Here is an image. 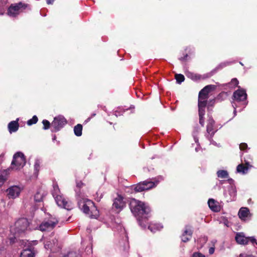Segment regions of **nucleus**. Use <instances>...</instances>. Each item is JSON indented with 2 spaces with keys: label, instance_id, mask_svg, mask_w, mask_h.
I'll return each instance as SVG.
<instances>
[{
  "label": "nucleus",
  "instance_id": "1",
  "mask_svg": "<svg viewBox=\"0 0 257 257\" xmlns=\"http://www.w3.org/2000/svg\"><path fill=\"white\" fill-rule=\"evenodd\" d=\"M130 208L134 215L137 218L140 225L144 226L143 221L149 217L151 212L150 207L144 202L135 198H131L129 203Z\"/></svg>",
  "mask_w": 257,
  "mask_h": 257
},
{
  "label": "nucleus",
  "instance_id": "2",
  "mask_svg": "<svg viewBox=\"0 0 257 257\" xmlns=\"http://www.w3.org/2000/svg\"><path fill=\"white\" fill-rule=\"evenodd\" d=\"M76 196L78 206L84 213L89 214L90 211H94L95 212L94 216H97L98 215V211L91 200L85 198L83 196L78 194L77 191H76Z\"/></svg>",
  "mask_w": 257,
  "mask_h": 257
},
{
  "label": "nucleus",
  "instance_id": "3",
  "mask_svg": "<svg viewBox=\"0 0 257 257\" xmlns=\"http://www.w3.org/2000/svg\"><path fill=\"white\" fill-rule=\"evenodd\" d=\"M29 222L27 219L22 218L18 219L13 227H11V231L14 232L15 235H19L28 230Z\"/></svg>",
  "mask_w": 257,
  "mask_h": 257
},
{
  "label": "nucleus",
  "instance_id": "4",
  "mask_svg": "<svg viewBox=\"0 0 257 257\" xmlns=\"http://www.w3.org/2000/svg\"><path fill=\"white\" fill-rule=\"evenodd\" d=\"M214 85H208L204 87L199 93L198 105L206 106L208 94L212 90L215 89Z\"/></svg>",
  "mask_w": 257,
  "mask_h": 257
},
{
  "label": "nucleus",
  "instance_id": "5",
  "mask_svg": "<svg viewBox=\"0 0 257 257\" xmlns=\"http://www.w3.org/2000/svg\"><path fill=\"white\" fill-rule=\"evenodd\" d=\"M156 186L155 182L150 181H144L131 187V193H137L148 190Z\"/></svg>",
  "mask_w": 257,
  "mask_h": 257
},
{
  "label": "nucleus",
  "instance_id": "6",
  "mask_svg": "<svg viewBox=\"0 0 257 257\" xmlns=\"http://www.w3.org/2000/svg\"><path fill=\"white\" fill-rule=\"evenodd\" d=\"M26 158L24 154L18 152L13 156L11 163V168L15 170H19L22 168L26 164Z\"/></svg>",
  "mask_w": 257,
  "mask_h": 257
},
{
  "label": "nucleus",
  "instance_id": "7",
  "mask_svg": "<svg viewBox=\"0 0 257 257\" xmlns=\"http://www.w3.org/2000/svg\"><path fill=\"white\" fill-rule=\"evenodd\" d=\"M28 5L20 2L12 4L8 10V15L10 17H16L26 9Z\"/></svg>",
  "mask_w": 257,
  "mask_h": 257
},
{
  "label": "nucleus",
  "instance_id": "8",
  "mask_svg": "<svg viewBox=\"0 0 257 257\" xmlns=\"http://www.w3.org/2000/svg\"><path fill=\"white\" fill-rule=\"evenodd\" d=\"M58 223L57 218L51 216L48 219H45L39 225V229L42 231L53 229Z\"/></svg>",
  "mask_w": 257,
  "mask_h": 257
},
{
  "label": "nucleus",
  "instance_id": "9",
  "mask_svg": "<svg viewBox=\"0 0 257 257\" xmlns=\"http://www.w3.org/2000/svg\"><path fill=\"white\" fill-rule=\"evenodd\" d=\"M67 123V121L63 116L60 115L56 116L51 124L52 132L60 131Z\"/></svg>",
  "mask_w": 257,
  "mask_h": 257
},
{
  "label": "nucleus",
  "instance_id": "10",
  "mask_svg": "<svg viewBox=\"0 0 257 257\" xmlns=\"http://www.w3.org/2000/svg\"><path fill=\"white\" fill-rule=\"evenodd\" d=\"M22 190V188L18 186H12L6 190L7 196L9 199H15L18 197Z\"/></svg>",
  "mask_w": 257,
  "mask_h": 257
},
{
  "label": "nucleus",
  "instance_id": "11",
  "mask_svg": "<svg viewBox=\"0 0 257 257\" xmlns=\"http://www.w3.org/2000/svg\"><path fill=\"white\" fill-rule=\"evenodd\" d=\"M214 124V121L212 118H209L208 120L207 125V133L206 137L208 140L210 142V143L215 144V142L212 140V137L215 134V131L213 130V126Z\"/></svg>",
  "mask_w": 257,
  "mask_h": 257
},
{
  "label": "nucleus",
  "instance_id": "12",
  "mask_svg": "<svg viewBox=\"0 0 257 257\" xmlns=\"http://www.w3.org/2000/svg\"><path fill=\"white\" fill-rule=\"evenodd\" d=\"M125 206V203L123 200V198L118 195L114 199L112 204L113 208L115 209L117 212H120Z\"/></svg>",
  "mask_w": 257,
  "mask_h": 257
},
{
  "label": "nucleus",
  "instance_id": "13",
  "mask_svg": "<svg viewBox=\"0 0 257 257\" xmlns=\"http://www.w3.org/2000/svg\"><path fill=\"white\" fill-rule=\"evenodd\" d=\"M55 201L57 205L67 210H70L71 208V205L70 203L67 202L64 197L62 195L57 196L55 197Z\"/></svg>",
  "mask_w": 257,
  "mask_h": 257
},
{
  "label": "nucleus",
  "instance_id": "14",
  "mask_svg": "<svg viewBox=\"0 0 257 257\" xmlns=\"http://www.w3.org/2000/svg\"><path fill=\"white\" fill-rule=\"evenodd\" d=\"M233 97L236 101H243L246 99L247 94L244 89H238L233 93Z\"/></svg>",
  "mask_w": 257,
  "mask_h": 257
},
{
  "label": "nucleus",
  "instance_id": "15",
  "mask_svg": "<svg viewBox=\"0 0 257 257\" xmlns=\"http://www.w3.org/2000/svg\"><path fill=\"white\" fill-rule=\"evenodd\" d=\"M251 237H245L244 233L242 232H238L235 235V240L237 243L241 245H245L250 241V238Z\"/></svg>",
  "mask_w": 257,
  "mask_h": 257
},
{
  "label": "nucleus",
  "instance_id": "16",
  "mask_svg": "<svg viewBox=\"0 0 257 257\" xmlns=\"http://www.w3.org/2000/svg\"><path fill=\"white\" fill-rule=\"evenodd\" d=\"M192 233L191 226H186L185 230L181 236L182 241L185 242L189 240L192 237Z\"/></svg>",
  "mask_w": 257,
  "mask_h": 257
},
{
  "label": "nucleus",
  "instance_id": "17",
  "mask_svg": "<svg viewBox=\"0 0 257 257\" xmlns=\"http://www.w3.org/2000/svg\"><path fill=\"white\" fill-rule=\"evenodd\" d=\"M244 161V164L242 163L237 166L236 171L237 173H242V174H246L248 170L252 167L249 162Z\"/></svg>",
  "mask_w": 257,
  "mask_h": 257
},
{
  "label": "nucleus",
  "instance_id": "18",
  "mask_svg": "<svg viewBox=\"0 0 257 257\" xmlns=\"http://www.w3.org/2000/svg\"><path fill=\"white\" fill-rule=\"evenodd\" d=\"M58 244V240L55 238H52L51 240H46L44 242L45 248L47 249H52Z\"/></svg>",
  "mask_w": 257,
  "mask_h": 257
},
{
  "label": "nucleus",
  "instance_id": "19",
  "mask_svg": "<svg viewBox=\"0 0 257 257\" xmlns=\"http://www.w3.org/2000/svg\"><path fill=\"white\" fill-rule=\"evenodd\" d=\"M198 106V113L199 116V123L202 126L204 125V116L205 113V107L206 106Z\"/></svg>",
  "mask_w": 257,
  "mask_h": 257
},
{
  "label": "nucleus",
  "instance_id": "20",
  "mask_svg": "<svg viewBox=\"0 0 257 257\" xmlns=\"http://www.w3.org/2000/svg\"><path fill=\"white\" fill-rule=\"evenodd\" d=\"M18 119L17 120L11 121L8 124V129L9 132L12 134V133L16 132L19 128V125L18 123Z\"/></svg>",
  "mask_w": 257,
  "mask_h": 257
},
{
  "label": "nucleus",
  "instance_id": "21",
  "mask_svg": "<svg viewBox=\"0 0 257 257\" xmlns=\"http://www.w3.org/2000/svg\"><path fill=\"white\" fill-rule=\"evenodd\" d=\"M249 214V210L246 207H242L240 209L238 215L242 220H245Z\"/></svg>",
  "mask_w": 257,
  "mask_h": 257
},
{
  "label": "nucleus",
  "instance_id": "22",
  "mask_svg": "<svg viewBox=\"0 0 257 257\" xmlns=\"http://www.w3.org/2000/svg\"><path fill=\"white\" fill-rule=\"evenodd\" d=\"M209 208L213 211L218 212L220 210V207L217 205L216 202L213 199H209L208 201Z\"/></svg>",
  "mask_w": 257,
  "mask_h": 257
},
{
  "label": "nucleus",
  "instance_id": "23",
  "mask_svg": "<svg viewBox=\"0 0 257 257\" xmlns=\"http://www.w3.org/2000/svg\"><path fill=\"white\" fill-rule=\"evenodd\" d=\"M163 228V226L159 223H151L149 226L148 229L150 230L151 232H155L158 230H161Z\"/></svg>",
  "mask_w": 257,
  "mask_h": 257
},
{
  "label": "nucleus",
  "instance_id": "24",
  "mask_svg": "<svg viewBox=\"0 0 257 257\" xmlns=\"http://www.w3.org/2000/svg\"><path fill=\"white\" fill-rule=\"evenodd\" d=\"M186 76L188 78H189L193 80H198L201 79V75H200L199 74H195V73H194L192 72H188L186 73Z\"/></svg>",
  "mask_w": 257,
  "mask_h": 257
},
{
  "label": "nucleus",
  "instance_id": "25",
  "mask_svg": "<svg viewBox=\"0 0 257 257\" xmlns=\"http://www.w3.org/2000/svg\"><path fill=\"white\" fill-rule=\"evenodd\" d=\"M82 125L80 124H78L74 127V132L75 135L77 137H80L82 135Z\"/></svg>",
  "mask_w": 257,
  "mask_h": 257
},
{
  "label": "nucleus",
  "instance_id": "26",
  "mask_svg": "<svg viewBox=\"0 0 257 257\" xmlns=\"http://www.w3.org/2000/svg\"><path fill=\"white\" fill-rule=\"evenodd\" d=\"M21 257H34V253L30 249H24L21 253Z\"/></svg>",
  "mask_w": 257,
  "mask_h": 257
},
{
  "label": "nucleus",
  "instance_id": "27",
  "mask_svg": "<svg viewBox=\"0 0 257 257\" xmlns=\"http://www.w3.org/2000/svg\"><path fill=\"white\" fill-rule=\"evenodd\" d=\"M52 194L54 197L61 195L60 189L57 183L53 184V189L52 191Z\"/></svg>",
  "mask_w": 257,
  "mask_h": 257
},
{
  "label": "nucleus",
  "instance_id": "28",
  "mask_svg": "<svg viewBox=\"0 0 257 257\" xmlns=\"http://www.w3.org/2000/svg\"><path fill=\"white\" fill-rule=\"evenodd\" d=\"M217 175L218 177L225 179L228 178V172L225 170H219L217 172Z\"/></svg>",
  "mask_w": 257,
  "mask_h": 257
},
{
  "label": "nucleus",
  "instance_id": "29",
  "mask_svg": "<svg viewBox=\"0 0 257 257\" xmlns=\"http://www.w3.org/2000/svg\"><path fill=\"white\" fill-rule=\"evenodd\" d=\"M7 180V172L6 171L0 172V187L3 185Z\"/></svg>",
  "mask_w": 257,
  "mask_h": 257
},
{
  "label": "nucleus",
  "instance_id": "30",
  "mask_svg": "<svg viewBox=\"0 0 257 257\" xmlns=\"http://www.w3.org/2000/svg\"><path fill=\"white\" fill-rule=\"evenodd\" d=\"M63 257H81V255L79 252L75 251H71L67 252Z\"/></svg>",
  "mask_w": 257,
  "mask_h": 257
},
{
  "label": "nucleus",
  "instance_id": "31",
  "mask_svg": "<svg viewBox=\"0 0 257 257\" xmlns=\"http://www.w3.org/2000/svg\"><path fill=\"white\" fill-rule=\"evenodd\" d=\"M175 79L178 83H181L185 80V77L183 75L181 74H177L175 75Z\"/></svg>",
  "mask_w": 257,
  "mask_h": 257
},
{
  "label": "nucleus",
  "instance_id": "32",
  "mask_svg": "<svg viewBox=\"0 0 257 257\" xmlns=\"http://www.w3.org/2000/svg\"><path fill=\"white\" fill-rule=\"evenodd\" d=\"M38 117L36 115H34L33 116V117L29 119L28 121H27V124L28 125H32L33 124H35L36 123L37 121H38Z\"/></svg>",
  "mask_w": 257,
  "mask_h": 257
},
{
  "label": "nucleus",
  "instance_id": "33",
  "mask_svg": "<svg viewBox=\"0 0 257 257\" xmlns=\"http://www.w3.org/2000/svg\"><path fill=\"white\" fill-rule=\"evenodd\" d=\"M84 185V184L83 183H82L81 181L76 182V188H76L75 191L76 192V191H77L78 192V194H79L80 195H81L80 190H78V189H80Z\"/></svg>",
  "mask_w": 257,
  "mask_h": 257
},
{
  "label": "nucleus",
  "instance_id": "34",
  "mask_svg": "<svg viewBox=\"0 0 257 257\" xmlns=\"http://www.w3.org/2000/svg\"><path fill=\"white\" fill-rule=\"evenodd\" d=\"M207 241V237L206 236H203L198 239L197 240L198 242H200L201 244L200 247H201Z\"/></svg>",
  "mask_w": 257,
  "mask_h": 257
},
{
  "label": "nucleus",
  "instance_id": "35",
  "mask_svg": "<svg viewBox=\"0 0 257 257\" xmlns=\"http://www.w3.org/2000/svg\"><path fill=\"white\" fill-rule=\"evenodd\" d=\"M35 200L36 202H40L42 201L43 196L39 192H37L34 196Z\"/></svg>",
  "mask_w": 257,
  "mask_h": 257
},
{
  "label": "nucleus",
  "instance_id": "36",
  "mask_svg": "<svg viewBox=\"0 0 257 257\" xmlns=\"http://www.w3.org/2000/svg\"><path fill=\"white\" fill-rule=\"evenodd\" d=\"M42 123L44 125L43 128L44 130H48L50 127V123L48 120L44 119L43 120Z\"/></svg>",
  "mask_w": 257,
  "mask_h": 257
},
{
  "label": "nucleus",
  "instance_id": "37",
  "mask_svg": "<svg viewBox=\"0 0 257 257\" xmlns=\"http://www.w3.org/2000/svg\"><path fill=\"white\" fill-rule=\"evenodd\" d=\"M213 73L212 72L204 74V75H201V79H205L209 78L211 76H212L213 75Z\"/></svg>",
  "mask_w": 257,
  "mask_h": 257
},
{
  "label": "nucleus",
  "instance_id": "38",
  "mask_svg": "<svg viewBox=\"0 0 257 257\" xmlns=\"http://www.w3.org/2000/svg\"><path fill=\"white\" fill-rule=\"evenodd\" d=\"M40 163L39 160H36L35 162L34 168L36 171H38L40 168Z\"/></svg>",
  "mask_w": 257,
  "mask_h": 257
},
{
  "label": "nucleus",
  "instance_id": "39",
  "mask_svg": "<svg viewBox=\"0 0 257 257\" xmlns=\"http://www.w3.org/2000/svg\"><path fill=\"white\" fill-rule=\"evenodd\" d=\"M229 63L228 62H224L220 63L217 67V68H222L228 65H229Z\"/></svg>",
  "mask_w": 257,
  "mask_h": 257
},
{
  "label": "nucleus",
  "instance_id": "40",
  "mask_svg": "<svg viewBox=\"0 0 257 257\" xmlns=\"http://www.w3.org/2000/svg\"><path fill=\"white\" fill-rule=\"evenodd\" d=\"M232 195L231 196L230 198L227 199L228 201H231L233 200L234 199V198H235V191L233 189H232Z\"/></svg>",
  "mask_w": 257,
  "mask_h": 257
},
{
  "label": "nucleus",
  "instance_id": "41",
  "mask_svg": "<svg viewBox=\"0 0 257 257\" xmlns=\"http://www.w3.org/2000/svg\"><path fill=\"white\" fill-rule=\"evenodd\" d=\"M247 145L245 143H241L239 145V148H240V150H245V149H247Z\"/></svg>",
  "mask_w": 257,
  "mask_h": 257
},
{
  "label": "nucleus",
  "instance_id": "42",
  "mask_svg": "<svg viewBox=\"0 0 257 257\" xmlns=\"http://www.w3.org/2000/svg\"><path fill=\"white\" fill-rule=\"evenodd\" d=\"M192 257H205V255L200 252H194Z\"/></svg>",
  "mask_w": 257,
  "mask_h": 257
},
{
  "label": "nucleus",
  "instance_id": "43",
  "mask_svg": "<svg viewBox=\"0 0 257 257\" xmlns=\"http://www.w3.org/2000/svg\"><path fill=\"white\" fill-rule=\"evenodd\" d=\"M230 83L233 84L234 86H236L238 84V81L236 78H233L231 80Z\"/></svg>",
  "mask_w": 257,
  "mask_h": 257
},
{
  "label": "nucleus",
  "instance_id": "44",
  "mask_svg": "<svg viewBox=\"0 0 257 257\" xmlns=\"http://www.w3.org/2000/svg\"><path fill=\"white\" fill-rule=\"evenodd\" d=\"M86 249L87 250L86 251H87V254H90V253H92V247L90 246V247H87L86 248Z\"/></svg>",
  "mask_w": 257,
  "mask_h": 257
},
{
  "label": "nucleus",
  "instance_id": "45",
  "mask_svg": "<svg viewBox=\"0 0 257 257\" xmlns=\"http://www.w3.org/2000/svg\"><path fill=\"white\" fill-rule=\"evenodd\" d=\"M214 252V247H210L209 249V252L210 254H213Z\"/></svg>",
  "mask_w": 257,
  "mask_h": 257
},
{
  "label": "nucleus",
  "instance_id": "46",
  "mask_svg": "<svg viewBox=\"0 0 257 257\" xmlns=\"http://www.w3.org/2000/svg\"><path fill=\"white\" fill-rule=\"evenodd\" d=\"M239 257H252V255H245V254H240L239 255Z\"/></svg>",
  "mask_w": 257,
  "mask_h": 257
},
{
  "label": "nucleus",
  "instance_id": "47",
  "mask_svg": "<svg viewBox=\"0 0 257 257\" xmlns=\"http://www.w3.org/2000/svg\"><path fill=\"white\" fill-rule=\"evenodd\" d=\"M54 2V0H47V3L48 5L52 4Z\"/></svg>",
  "mask_w": 257,
  "mask_h": 257
},
{
  "label": "nucleus",
  "instance_id": "48",
  "mask_svg": "<svg viewBox=\"0 0 257 257\" xmlns=\"http://www.w3.org/2000/svg\"><path fill=\"white\" fill-rule=\"evenodd\" d=\"M187 56H188V55L186 54L184 57L180 58V60H184L186 59V58H187Z\"/></svg>",
  "mask_w": 257,
  "mask_h": 257
},
{
  "label": "nucleus",
  "instance_id": "49",
  "mask_svg": "<svg viewBox=\"0 0 257 257\" xmlns=\"http://www.w3.org/2000/svg\"><path fill=\"white\" fill-rule=\"evenodd\" d=\"M4 13H5V10L4 9L0 10V15H4Z\"/></svg>",
  "mask_w": 257,
  "mask_h": 257
},
{
  "label": "nucleus",
  "instance_id": "50",
  "mask_svg": "<svg viewBox=\"0 0 257 257\" xmlns=\"http://www.w3.org/2000/svg\"><path fill=\"white\" fill-rule=\"evenodd\" d=\"M227 181L229 184H231L233 182V180L232 179H229L227 180Z\"/></svg>",
  "mask_w": 257,
  "mask_h": 257
},
{
  "label": "nucleus",
  "instance_id": "51",
  "mask_svg": "<svg viewBox=\"0 0 257 257\" xmlns=\"http://www.w3.org/2000/svg\"><path fill=\"white\" fill-rule=\"evenodd\" d=\"M5 5L4 3H3V2L2 1V0H0V6H3V5Z\"/></svg>",
  "mask_w": 257,
  "mask_h": 257
},
{
  "label": "nucleus",
  "instance_id": "52",
  "mask_svg": "<svg viewBox=\"0 0 257 257\" xmlns=\"http://www.w3.org/2000/svg\"><path fill=\"white\" fill-rule=\"evenodd\" d=\"M214 101L215 100L214 99L212 100H210V103H214Z\"/></svg>",
  "mask_w": 257,
  "mask_h": 257
},
{
  "label": "nucleus",
  "instance_id": "53",
  "mask_svg": "<svg viewBox=\"0 0 257 257\" xmlns=\"http://www.w3.org/2000/svg\"><path fill=\"white\" fill-rule=\"evenodd\" d=\"M224 181H220V183L221 184H222L224 183Z\"/></svg>",
  "mask_w": 257,
  "mask_h": 257
},
{
  "label": "nucleus",
  "instance_id": "54",
  "mask_svg": "<svg viewBox=\"0 0 257 257\" xmlns=\"http://www.w3.org/2000/svg\"><path fill=\"white\" fill-rule=\"evenodd\" d=\"M32 242H34L35 243H37V241H36V240H34V241H33Z\"/></svg>",
  "mask_w": 257,
  "mask_h": 257
},
{
  "label": "nucleus",
  "instance_id": "55",
  "mask_svg": "<svg viewBox=\"0 0 257 257\" xmlns=\"http://www.w3.org/2000/svg\"><path fill=\"white\" fill-rule=\"evenodd\" d=\"M55 139H56V137H55V136H54V138H53V140H55Z\"/></svg>",
  "mask_w": 257,
  "mask_h": 257
},
{
  "label": "nucleus",
  "instance_id": "56",
  "mask_svg": "<svg viewBox=\"0 0 257 257\" xmlns=\"http://www.w3.org/2000/svg\"><path fill=\"white\" fill-rule=\"evenodd\" d=\"M197 141H198V140H196L195 139V142H196V143H197Z\"/></svg>",
  "mask_w": 257,
  "mask_h": 257
},
{
  "label": "nucleus",
  "instance_id": "57",
  "mask_svg": "<svg viewBox=\"0 0 257 257\" xmlns=\"http://www.w3.org/2000/svg\"><path fill=\"white\" fill-rule=\"evenodd\" d=\"M14 241H13V240H11V242H13Z\"/></svg>",
  "mask_w": 257,
  "mask_h": 257
}]
</instances>
